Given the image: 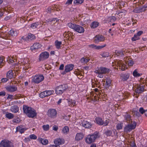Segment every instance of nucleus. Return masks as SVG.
Here are the masks:
<instances>
[{
	"label": "nucleus",
	"mask_w": 147,
	"mask_h": 147,
	"mask_svg": "<svg viewBox=\"0 0 147 147\" xmlns=\"http://www.w3.org/2000/svg\"><path fill=\"white\" fill-rule=\"evenodd\" d=\"M128 123V124L126 125L124 129V131L126 133L129 132L134 129L136 125V123L134 121H131Z\"/></svg>",
	"instance_id": "1"
},
{
	"label": "nucleus",
	"mask_w": 147,
	"mask_h": 147,
	"mask_svg": "<svg viewBox=\"0 0 147 147\" xmlns=\"http://www.w3.org/2000/svg\"><path fill=\"white\" fill-rule=\"evenodd\" d=\"M98 132H95L92 135H88L86 139V142L90 144L94 142L96 139L98 138Z\"/></svg>",
	"instance_id": "2"
},
{
	"label": "nucleus",
	"mask_w": 147,
	"mask_h": 147,
	"mask_svg": "<svg viewBox=\"0 0 147 147\" xmlns=\"http://www.w3.org/2000/svg\"><path fill=\"white\" fill-rule=\"evenodd\" d=\"M144 85L142 84L135 85L133 88L135 92L137 94H141L144 91Z\"/></svg>",
	"instance_id": "3"
},
{
	"label": "nucleus",
	"mask_w": 147,
	"mask_h": 147,
	"mask_svg": "<svg viewBox=\"0 0 147 147\" xmlns=\"http://www.w3.org/2000/svg\"><path fill=\"white\" fill-rule=\"evenodd\" d=\"M67 85L66 84L58 86L55 89L56 93L57 94H62L67 89Z\"/></svg>",
	"instance_id": "4"
},
{
	"label": "nucleus",
	"mask_w": 147,
	"mask_h": 147,
	"mask_svg": "<svg viewBox=\"0 0 147 147\" xmlns=\"http://www.w3.org/2000/svg\"><path fill=\"white\" fill-rule=\"evenodd\" d=\"M110 70L109 69L106 67H100L97 68L94 71V72L98 74H105L108 73Z\"/></svg>",
	"instance_id": "5"
},
{
	"label": "nucleus",
	"mask_w": 147,
	"mask_h": 147,
	"mask_svg": "<svg viewBox=\"0 0 147 147\" xmlns=\"http://www.w3.org/2000/svg\"><path fill=\"white\" fill-rule=\"evenodd\" d=\"M44 78V77L42 75H37L34 76L32 81L38 84L43 81Z\"/></svg>",
	"instance_id": "6"
},
{
	"label": "nucleus",
	"mask_w": 147,
	"mask_h": 147,
	"mask_svg": "<svg viewBox=\"0 0 147 147\" xmlns=\"http://www.w3.org/2000/svg\"><path fill=\"white\" fill-rule=\"evenodd\" d=\"M49 56V53L48 52H43L40 55L39 60L40 61H44L48 58Z\"/></svg>",
	"instance_id": "7"
},
{
	"label": "nucleus",
	"mask_w": 147,
	"mask_h": 147,
	"mask_svg": "<svg viewBox=\"0 0 147 147\" xmlns=\"http://www.w3.org/2000/svg\"><path fill=\"white\" fill-rule=\"evenodd\" d=\"M53 91L51 90L45 91L41 92L39 96L40 98H43L45 97L49 96L53 94Z\"/></svg>",
	"instance_id": "8"
},
{
	"label": "nucleus",
	"mask_w": 147,
	"mask_h": 147,
	"mask_svg": "<svg viewBox=\"0 0 147 147\" xmlns=\"http://www.w3.org/2000/svg\"><path fill=\"white\" fill-rule=\"evenodd\" d=\"M10 142L7 140H2L0 143V147H13L9 145Z\"/></svg>",
	"instance_id": "9"
},
{
	"label": "nucleus",
	"mask_w": 147,
	"mask_h": 147,
	"mask_svg": "<svg viewBox=\"0 0 147 147\" xmlns=\"http://www.w3.org/2000/svg\"><path fill=\"white\" fill-rule=\"evenodd\" d=\"M105 40V38L102 35H96L94 38L95 43H98L100 42L104 41Z\"/></svg>",
	"instance_id": "10"
},
{
	"label": "nucleus",
	"mask_w": 147,
	"mask_h": 147,
	"mask_svg": "<svg viewBox=\"0 0 147 147\" xmlns=\"http://www.w3.org/2000/svg\"><path fill=\"white\" fill-rule=\"evenodd\" d=\"M74 65L72 64L68 65L65 66V71L63 74H64L72 70L74 67Z\"/></svg>",
	"instance_id": "11"
},
{
	"label": "nucleus",
	"mask_w": 147,
	"mask_h": 147,
	"mask_svg": "<svg viewBox=\"0 0 147 147\" xmlns=\"http://www.w3.org/2000/svg\"><path fill=\"white\" fill-rule=\"evenodd\" d=\"M57 115V112L55 109H50L48 111V115L52 118L55 117Z\"/></svg>",
	"instance_id": "12"
},
{
	"label": "nucleus",
	"mask_w": 147,
	"mask_h": 147,
	"mask_svg": "<svg viewBox=\"0 0 147 147\" xmlns=\"http://www.w3.org/2000/svg\"><path fill=\"white\" fill-rule=\"evenodd\" d=\"M147 8V6H144L142 7H137L134 10V12L136 13H138L143 11H144L146 10V8Z\"/></svg>",
	"instance_id": "13"
},
{
	"label": "nucleus",
	"mask_w": 147,
	"mask_h": 147,
	"mask_svg": "<svg viewBox=\"0 0 147 147\" xmlns=\"http://www.w3.org/2000/svg\"><path fill=\"white\" fill-rule=\"evenodd\" d=\"M74 30L79 33H83L84 31V30L83 27L76 24Z\"/></svg>",
	"instance_id": "14"
},
{
	"label": "nucleus",
	"mask_w": 147,
	"mask_h": 147,
	"mask_svg": "<svg viewBox=\"0 0 147 147\" xmlns=\"http://www.w3.org/2000/svg\"><path fill=\"white\" fill-rule=\"evenodd\" d=\"M127 51L126 50L123 49L121 51H116L115 53L116 55L120 57H123L124 54L127 53Z\"/></svg>",
	"instance_id": "15"
},
{
	"label": "nucleus",
	"mask_w": 147,
	"mask_h": 147,
	"mask_svg": "<svg viewBox=\"0 0 147 147\" xmlns=\"http://www.w3.org/2000/svg\"><path fill=\"white\" fill-rule=\"evenodd\" d=\"M35 38V37L34 35L30 33L28 34V36L25 38L23 37L22 39L25 40L26 41H30L34 40Z\"/></svg>",
	"instance_id": "16"
},
{
	"label": "nucleus",
	"mask_w": 147,
	"mask_h": 147,
	"mask_svg": "<svg viewBox=\"0 0 147 147\" xmlns=\"http://www.w3.org/2000/svg\"><path fill=\"white\" fill-rule=\"evenodd\" d=\"M126 13V11L125 10H123L122 11L119 12V11H117L115 13V15H117V17L119 19L121 18L122 17L124 16L125 15Z\"/></svg>",
	"instance_id": "17"
},
{
	"label": "nucleus",
	"mask_w": 147,
	"mask_h": 147,
	"mask_svg": "<svg viewBox=\"0 0 147 147\" xmlns=\"http://www.w3.org/2000/svg\"><path fill=\"white\" fill-rule=\"evenodd\" d=\"M7 90L9 92H13L17 90V87L14 86H8L6 87Z\"/></svg>",
	"instance_id": "18"
},
{
	"label": "nucleus",
	"mask_w": 147,
	"mask_h": 147,
	"mask_svg": "<svg viewBox=\"0 0 147 147\" xmlns=\"http://www.w3.org/2000/svg\"><path fill=\"white\" fill-rule=\"evenodd\" d=\"M36 115V111L33 109H32L27 115L29 117L33 118Z\"/></svg>",
	"instance_id": "19"
},
{
	"label": "nucleus",
	"mask_w": 147,
	"mask_h": 147,
	"mask_svg": "<svg viewBox=\"0 0 147 147\" xmlns=\"http://www.w3.org/2000/svg\"><path fill=\"white\" fill-rule=\"evenodd\" d=\"M82 125L86 128H90L91 127V123L87 121H83L82 123Z\"/></svg>",
	"instance_id": "20"
},
{
	"label": "nucleus",
	"mask_w": 147,
	"mask_h": 147,
	"mask_svg": "<svg viewBox=\"0 0 147 147\" xmlns=\"http://www.w3.org/2000/svg\"><path fill=\"white\" fill-rule=\"evenodd\" d=\"M26 129L22 125L18 126L16 127V131H19L21 134L23 133Z\"/></svg>",
	"instance_id": "21"
},
{
	"label": "nucleus",
	"mask_w": 147,
	"mask_h": 147,
	"mask_svg": "<svg viewBox=\"0 0 147 147\" xmlns=\"http://www.w3.org/2000/svg\"><path fill=\"white\" fill-rule=\"evenodd\" d=\"M32 109V108L26 105H24L23 106V110L24 112L27 115Z\"/></svg>",
	"instance_id": "22"
},
{
	"label": "nucleus",
	"mask_w": 147,
	"mask_h": 147,
	"mask_svg": "<svg viewBox=\"0 0 147 147\" xmlns=\"http://www.w3.org/2000/svg\"><path fill=\"white\" fill-rule=\"evenodd\" d=\"M41 47V45L40 44L38 43H34L33 46L31 47L30 49L32 51H33L40 48Z\"/></svg>",
	"instance_id": "23"
},
{
	"label": "nucleus",
	"mask_w": 147,
	"mask_h": 147,
	"mask_svg": "<svg viewBox=\"0 0 147 147\" xmlns=\"http://www.w3.org/2000/svg\"><path fill=\"white\" fill-rule=\"evenodd\" d=\"M10 110L11 112L16 113L19 111V108L16 105H13L11 107Z\"/></svg>",
	"instance_id": "24"
},
{
	"label": "nucleus",
	"mask_w": 147,
	"mask_h": 147,
	"mask_svg": "<svg viewBox=\"0 0 147 147\" xmlns=\"http://www.w3.org/2000/svg\"><path fill=\"white\" fill-rule=\"evenodd\" d=\"M6 77L8 79H11L13 77V71L10 70L7 73Z\"/></svg>",
	"instance_id": "25"
},
{
	"label": "nucleus",
	"mask_w": 147,
	"mask_h": 147,
	"mask_svg": "<svg viewBox=\"0 0 147 147\" xmlns=\"http://www.w3.org/2000/svg\"><path fill=\"white\" fill-rule=\"evenodd\" d=\"M126 3L122 1H118L117 3H116V6L119 7V9H120L122 7H124V5L125 4V3Z\"/></svg>",
	"instance_id": "26"
},
{
	"label": "nucleus",
	"mask_w": 147,
	"mask_h": 147,
	"mask_svg": "<svg viewBox=\"0 0 147 147\" xmlns=\"http://www.w3.org/2000/svg\"><path fill=\"white\" fill-rule=\"evenodd\" d=\"M84 137L83 135L80 133H77L76 135L75 140L76 141H79L82 140Z\"/></svg>",
	"instance_id": "27"
},
{
	"label": "nucleus",
	"mask_w": 147,
	"mask_h": 147,
	"mask_svg": "<svg viewBox=\"0 0 147 147\" xmlns=\"http://www.w3.org/2000/svg\"><path fill=\"white\" fill-rule=\"evenodd\" d=\"M124 117L127 123L131 122V121H132L131 119V116L127 113H125L124 115Z\"/></svg>",
	"instance_id": "28"
},
{
	"label": "nucleus",
	"mask_w": 147,
	"mask_h": 147,
	"mask_svg": "<svg viewBox=\"0 0 147 147\" xmlns=\"http://www.w3.org/2000/svg\"><path fill=\"white\" fill-rule=\"evenodd\" d=\"M96 123L99 125H103V121L102 119L100 118L96 117Z\"/></svg>",
	"instance_id": "29"
},
{
	"label": "nucleus",
	"mask_w": 147,
	"mask_h": 147,
	"mask_svg": "<svg viewBox=\"0 0 147 147\" xmlns=\"http://www.w3.org/2000/svg\"><path fill=\"white\" fill-rule=\"evenodd\" d=\"M54 143L55 144L58 145H59L63 143L61 140L60 138H57L55 139L54 141Z\"/></svg>",
	"instance_id": "30"
},
{
	"label": "nucleus",
	"mask_w": 147,
	"mask_h": 147,
	"mask_svg": "<svg viewBox=\"0 0 147 147\" xmlns=\"http://www.w3.org/2000/svg\"><path fill=\"white\" fill-rule=\"evenodd\" d=\"M121 78L123 81L126 80L129 77V75L126 74H122L120 76Z\"/></svg>",
	"instance_id": "31"
},
{
	"label": "nucleus",
	"mask_w": 147,
	"mask_h": 147,
	"mask_svg": "<svg viewBox=\"0 0 147 147\" xmlns=\"http://www.w3.org/2000/svg\"><path fill=\"white\" fill-rule=\"evenodd\" d=\"M39 141L43 145H46L48 144V141L47 139H43L40 138H39Z\"/></svg>",
	"instance_id": "32"
},
{
	"label": "nucleus",
	"mask_w": 147,
	"mask_h": 147,
	"mask_svg": "<svg viewBox=\"0 0 147 147\" xmlns=\"http://www.w3.org/2000/svg\"><path fill=\"white\" fill-rule=\"evenodd\" d=\"M75 74L77 76L78 78L81 79L83 77V76L81 74V71L79 70L78 71H76Z\"/></svg>",
	"instance_id": "33"
},
{
	"label": "nucleus",
	"mask_w": 147,
	"mask_h": 147,
	"mask_svg": "<svg viewBox=\"0 0 147 147\" xmlns=\"http://www.w3.org/2000/svg\"><path fill=\"white\" fill-rule=\"evenodd\" d=\"M99 25V23L97 22H94L90 25V27L92 28H96Z\"/></svg>",
	"instance_id": "34"
},
{
	"label": "nucleus",
	"mask_w": 147,
	"mask_h": 147,
	"mask_svg": "<svg viewBox=\"0 0 147 147\" xmlns=\"http://www.w3.org/2000/svg\"><path fill=\"white\" fill-rule=\"evenodd\" d=\"M100 55L102 57L105 58L109 56V53L107 52H104L100 54Z\"/></svg>",
	"instance_id": "35"
},
{
	"label": "nucleus",
	"mask_w": 147,
	"mask_h": 147,
	"mask_svg": "<svg viewBox=\"0 0 147 147\" xmlns=\"http://www.w3.org/2000/svg\"><path fill=\"white\" fill-rule=\"evenodd\" d=\"M90 60V59H87L85 58L84 57H83L81 59L80 61L82 63H83L84 64L86 63H87Z\"/></svg>",
	"instance_id": "36"
},
{
	"label": "nucleus",
	"mask_w": 147,
	"mask_h": 147,
	"mask_svg": "<svg viewBox=\"0 0 147 147\" xmlns=\"http://www.w3.org/2000/svg\"><path fill=\"white\" fill-rule=\"evenodd\" d=\"M69 129L68 127L67 126L64 127L62 129V131L63 134H67L69 132Z\"/></svg>",
	"instance_id": "37"
},
{
	"label": "nucleus",
	"mask_w": 147,
	"mask_h": 147,
	"mask_svg": "<svg viewBox=\"0 0 147 147\" xmlns=\"http://www.w3.org/2000/svg\"><path fill=\"white\" fill-rule=\"evenodd\" d=\"M5 116L9 119H11L13 118L14 115L12 114L7 112Z\"/></svg>",
	"instance_id": "38"
},
{
	"label": "nucleus",
	"mask_w": 147,
	"mask_h": 147,
	"mask_svg": "<svg viewBox=\"0 0 147 147\" xmlns=\"http://www.w3.org/2000/svg\"><path fill=\"white\" fill-rule=\"evenodd\" d=\"M8 34L9 36H15L17 34L16 33H15V32L13 30H11L9 31Z\"/></svg>",
	"instance_id": "39"
},
{
	"label": "nucleus",
	"mask_w": 147,
	"mask_h": 147,
	"mask_svg": "<svg viewBox=\"0 0 147 147\" xmlns=\"http://www.w3.org/2000/svg\"><path fill=\"white\" fill-rule=\"evenodd\" d=\"M76 25V24H73L71 23H69L67 24V26L69 28L73 29L74 30L75 29Z\"/></svg>",
	"instance_id": "40"
},
{
	"label": "nucleus",
	"mask_w": 147,
	"mask_h": 147,
	"mask_svg": "<svg viewBox=\"0 0 147 147\" xmlns=\"http://www.w3.org/2000/svg\"><path fill=\"white\" fill-rule=\"evenodd\" d=\"M133 76L136 77H138L140 76H141V74L139 73H138L137 71L136 70H135L133 72Z\"/></svg>",
	"instance_id": "41"
},
{
	"label": "nucleus",
	"mask_w": 147,
	"mask_h": 147,
	"mask_svg": "<svg viewBox=\"0 0 147 147\" xmlns=\"http://www.w3.org/2000/svg\"><path fill=\"white\" fill-rule=\"evenodd\" d=\"M38 25V23L36 22L31 24V27L32 29H35L36 28Z\"/></svg>",
	"instance_id": "42"
},
{
	"label": "nucleus",
	"mask_w": 147,
	"mask_h": 147,
	"mask_svg": "<svg viewBox=\"0 0 147 147\" xmlns=\"http://www.w3.org/2000/svg\"><path fill=\"white\" fill-rule=\"evenodd\" d=\"M55 44L57 48L58 49L60 48V45L61 44V42H59L58 40H57L55 42Z\"/></svg>",
	"instance_id": "43"
},
{
	"label": "nucleus",
	"mask_w": 147,
	"mask_h": 147,
	"mask_svg": "<svg viewBox=\"0 0 147 147\" xmlns=\"http://www.w3.org/2000/svg\"><path fill=\"white\" fill-rule=\"evenodd\" d=\"M76 101L74 100H71L68 102L69 105L70 106H71V105H73V106H75L76 105Z\"/></svg>",
	"instance_id": "44"
},
{
	"label": "nucleus",
	"mask_w": 147,
	"mask_h": 147,
	"mask_svg": "<svg viewBox=\"0 0 147 147\" xmlns=\"http://www.w3.org/2000/svg\"><path fill=\"white\" fill-rule=\"evenodd\" d=\"M58 21V20L57 18H53L52 19V20H50V21L51 22V25L57 22Z\"/></svg>",
	"instance_id": "45"
},
{
	"label": "nucleus",
	"mask_w": 147,
	"mask_h": 147,
	"mask_svg": "<svg viewBox=\"0 0 147 147\" xmlns=\"http://www.w3.org/2000/svg\"><path fill=\"white\" fill-rule=\"evenodd\" d=\"M112 134V131L109 130H108L105 132V134L107 136H110Z\"/></svg>",
	"instance_id": "46"
},
{
	"label": "nucleus",
	"mask_w": 147,
	"mask_h": 147,
	"mask_svg": "<svg viewBox=\"0 0 147 147\" xmlns=\"http://www.w3.org/2000/svg\"><path fill=\"white\" fill-rule=\"evenodd\" d=\"M84 1V0H75L74 1V3L75 4L76 3H78V4H82V3Z\"/></svg>",
	"instance_id": "47"
},
{
	"label": "nucleus",
	"mask_w": 147,
	"mask_h": 147,
	"mask_svg": "<svg viewBox=\"0 0 147 147\" xmlns=\"http://www.w3.org/2000/svg\"><path fill=\"white\" fill-rule=\"evenodd\" d=\"M49 125H43L42 126V128L45 131H47L49 129Z\"/></svg>",
	"instance_id": "48"
},
{
	"label": "nucleus",
	"mask_w": 147,
	"mask_h": 147,
	"mask_svg": "<svg viewBox=\"0 0 147 147\" xmlns=\"http://www.w3.org/2000/svg\"><path fill=\"white\" fill-rule=\"evenodd\" d=\"M145 111V110L144 109L143 107H140L139 110V112L142 114H143L144 113Z\"/></svg>",
	"instance_id": "49"
},
{
	"label": "nucleus",
	"mask_w": 147,
	"mask_h": 147,
	"mask_svg": "<svg viewBox=\"0 0 147 147\" xmlns=\"http://www.w3.org/2000/svg\"><path fill=\"white\" fill-rule=\"evenodd\" d=\"M139 38V37L138 36V35H135L134 37L132 38H131L132 40L133 41H135L136 40L138 39Z\"/></svg>",
	"instance_id": "50"
},
{
	"label": "nucleus",
	"mask_w": 147,
	"mask_h": 147,
	"mask_svg": "<svg viewBox=\"0 0 147 147\" xmlns=\"http://www.w3.org/2000/svg\"><path fill=\"white\" fill-rule=\"evenodd\" d=\"M88 46L90 48L97 49V46L94 44L89 45H88Z\"/></svg>",
	"instance_id": "51"
},
{
	"label": "nucleus",
	"mask_w": 147,
	"mask_h": 147,
	"mask_svg": "<svg viewBox=\"0 0 147 147\" xmlns=\"http://www.w3.org/2000/svg\"><path fill=\"white\" fill-rule=\"evenodd\" d=\"M116 20V18L115 16H112L110 17V21L111 22H114Z\"/></svg>",
	"instance_id": "52"
},
{
	"label": "nucleus",
	"mask_w": 147,
	"mask_h": 147,
	"mask_svg": "<svg viewBox=\"0 0 147 147\" xmlns=\"http://www.w3.org/2000/svg\"><path fill=\"white\" fill-rule=\"evenodd\" d=\"M123 125L122 124H118L117 126V129H121L122 128Z\"/></svg>",
	"instance_id": "53"
},
{
	"label": "nucleus",
	"mask_w": 147,
	"mask_h": 147,
	"mask_svg": "<svg viewBox=\"0 0 147 147\" xmlns=\"http://www.w3.org/2000/svg\"><path fill=\"white\" fill-rule=\"evenodd\" d=\"M127 62L128 65L129 66H132L134 63L133 61L131 60L128 61Z\"/></svg>",
	"instance_id": "54"
},
{
	"label": "nucleus",
	"mask_w": 147,
	"mask_h": 147,
	"mask_svg": "<svg viewBox=\"0 0 147 147\" xmlns=\"http://www.w3.org/2000/svg\"><path fill=\"white\" fill-rule=\"evenodd\" d=\"M109 123L108 119H106L105 121H103V125L104 126H105L107 125Z\"/></svg>",
	"instance_id": "55"
},
{
	"label": "nucleus",
	"mask_w": 147,
	"mask_h": 147,
	"mask_svg": "<svg viewBox=\"0 0 147 147\" xmlns=\"http://www.w3.org/2000/svg\"><path fill=\"white\" fill-rule=\"evenodd\" d=\"M30 138L31 139H36L37 138L36 136L34 134H32L30 136Z\"/></svg>",
	"instance_id": "56"
},
{
	"label": "nucleus",
	"mask_w": 147,
	"mask_h": 147,
	"mask_svg": "<svg viewBox=\"0 0 147 147\" xmlns=\"http://www.w3.org/2000/svg\"><path fill=\"white\" fill-rule=\"evenodd\" d=\"M126 67V65L124 63L122 64V65L120 67H119V69H121L122 71H124L125 70Z\"/></svg>",
	"instance_id": "57"
},
{
	"label": "nucleus",
	"mask_w": 147,
	"mask_h": 147,
	"mask_svg": "<svg viewBox=\"0 0 147 147\" xmlns=\"http://www.w3.org/2000/svg\"><path fill=\"white\" fill-rule=\"evenodd\" d=\"M107 45L106 44H104V45H102V46H97V49H101L102 48L105 47H106Z\"/></svg>",
	"instance_id": "58"
},
{
	"label": "nucleus",
	"mask_w": 147,
	"mask_h": 147,
	"mask_svg": "<svg viewBox=\"0 0 147 147\" xmlns=\"http://www.w3.org/2000/svg\"><path fill=\"white\" fill-rule=\"evenodd\" d=\"M134 115L135 116H137L138 117H139L141 116L139 113L137 111H135L134 112Z\"/></svg>",
	"instance_id": "59"
},
{
	"label": "nucleus",
	"mask_w": 147,
	"mask_h": 147,
	"mask_svg": "<svg viewBox=\"0 0 147 147\" xmlns=\"http://www.w3.org/2000/svg\"><path fill=\"white\" fill-rule=\"evenodd\" d=\"M13 122L18 123L20 122V119L19 118H18L16 119H14L13 120Z\"/></svg>",
	"instance_id": "60"
},
{
	"label": "nucleus",
	"mask_w": 147,
	"mask_h": 147,
	"mask_svg": "<svg viewBox=\"0 0 147 147\" xmlns=\"http://www.w3.org/2000/svg\"><path fill=\"white\" fill-rule=\"evenodd\" d=\"M8 78H3L2 79L1 81L2 82H7V81H8Z\"/></svg>",
	"instance_id": "61"
},
{
	"label": "nucleus",
	"mask_w": 147,
	"mask_h": 147,
	"mask_svg": "<svg viewBox=\"0 0 147 147\" xmlns=\"http://www.w3.org/2000/svg\"><path fill=\"white\" fill-rule=\"evenodd\" d=\"M53 130L55 131H57L58 129V127L57 126L54 125L53 127Z\"/></svg>",
	"instance_id": "62"
},
{
	"label": "nucleus",
	"mask_w": 147,
	"mask_h": 147,
	"mask_svg": "<svg viewBox=\"0 0 147 147\" xmlns=\"http://www.w3.org/2000/svg\"><path fill=\"white\" fill-rule=\"evenodd\" d=\"M7 59L10 63H13L14 62V60L13 59H11L9 56H8Z\"/></svg>",
	"instance_id": "63"
},
{
	"label": "nucleus",
	"mask_w": 147,
	"mask_h": 147,
	"mask_svg": "<svg viewBox=\"0 0 147 147\" xmlns=\"http://www.w3.org/2000/svg\"><path fill=\"white\" fill-rule=\"evenodd\" d=\"M123 64V63H122L121 61H119L117 62V64L119 67H120Z\"/></svg>",
	"instance_id": "64"
}]
</instances>
